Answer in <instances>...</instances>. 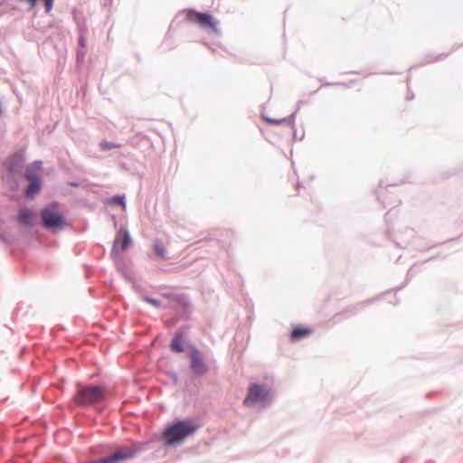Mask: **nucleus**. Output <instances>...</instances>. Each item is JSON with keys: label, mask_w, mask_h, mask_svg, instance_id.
Masks as SVG:
<instances>
[{"label": "nucleus", "mask_w": 463, "mask_h": 463, "mask_svg": "<svg viewBox=\"0 0 463 463\" xmlns=\"http://www.w3.org/2000/svg\"><path fill=\"white\" fill-rule=\"evenodd\" d=\"M199 425L191 420L177 421L166 427L163 432V439L167 446L182 443L186 438L194 435Z\"/></svg>", "instance_id": "f257e3e1"}, {"label": "nucleus", "mask_w": 463, "mask_h": 463, "mask_svg": "<svg viewBox=\"0 0 463 463\" xmlns=\"http://www.w3.org/2000/svg\"><path fill=\"white\" fill-rule=\"evenodd\" d=\"M105 397V390L100 386H83L79 388L74 400L81 406L100 402Z\"/></svg>", "instance_id": "f03ea898"}, {"label": "nucleus", "mask_w": 463, "mask_h": 463, "mask_svg": "<svg viewBox=\"0 0 463 463\" xmlns=\"http://www.w3.org/2000/svg\"><path fill=\"white\" fill-rule=\"evenodd\" d=\"M185 17L189 23L198 24L209 32L216 33L218 31V21L209 14L190 9L186 11Z\"/></svg>", "instance_id": "7ed1b4c3"}, {"label": "nucleus", "mask_w": 463, "mask_h": 463, "mask_svg": "<svg viewBox=\"0 0 463 463\" xmlns=\"http://www.w3.org/2000/svg\"><path fill=\"white\" fill-rule=\"evenodd\" d=\"M270 401V392L264 385L251 384L248 389V394L243 403L246 406H251L257 402H269Z\"/></svg>", "instance_id": "20e7f679"}, {"label": "nucleus", "mask_w": 463, "mask_h": 463, "mask_svg": "<svg viewBox=\"0 0 463 463\" xmlns=\"http://www.w3.org/2000/svg\"><path fill=\"white\" fill-rule=\"evenodd\" d=\"M138 451L139 449L135 445L125 447L115 451L110 456L97 459L90 463H120L133 458Z\"/></svg>", "instance_id": "39448f33"}, {"label": "nucleus", "mask_w": 463, "mask_h": 463, "mask_svg": "<svg viewBox=\"0 0 463 463\" xmlns=\"http://www.w3.org/2000/svg\"><path fill=\"white\" fill-rule=\"evenodd\" d=\"M43 225L51 230L60 229L64 224L62 215L54 208L43 209L41 212Z\"/></svg>", "instance_id": "423d86ee"}, {"label": "nucleus", "mask_w": 463, "mask_h": 463, "mask_svg": "<svg viewBox=\"0 0 463 463\" xmlns=\"http://www.w3.org/2000/svg\"><path fill=\"white\" fill-rule=\"evenodd\" d=\"M189 355L191 359V369L194 372V373L197 375H203L208 371V368L204 362L203 361L200 353L197 349H191Z\"/></svg>", "instance_id": "0eeeda50"}, {"label": "nucleus", "mask_w": 463, "mask_h": 463, "mask_svg": "<svg viewBox=\"0 0 463 463\" xmlns=\"http://www.w3.org/2000/svg\"><path fill=\"white\" fill-rule=\"evenodd\" d=\"M26 178L30 181V184L26 189L25 195L27 197H33L38 194L41 190V181L36 174H33L30 169L27 170Z\"/></svg>", "instance_id": "6e6552de"}, {"label": "nucleus", "mask_w": 463, "mask_h": 463, "mask_svg": "<svg viewBox=\"0 0 463 463\" xmlns=\"http://www.w3.org/2000/svg\"><path fill=\"white\" fill-rule=\"evenodd\" d=\"M262 118L269 124L286 125V126L289 127L291 129H293L295 128V116L294 115H290L289 117L282 118H273L264 115V116H262Z\"/></svg>", "instance_id": "1a4fd4ad"}, {"label": "nucleus", "mask_w": 463, "mask_h": 463, "mask_svg": "<svg viewBox=\"0 0 463 463\" xmlns=\"http://www.w3.org/2000/svg\"><path fill=\"white\" fill-rule=\"evenodd\" d=\"M313 333V329L310 327H303L301 326H298L294 327L290 334V339L292 341H299L303 338L309 336Z\"/></svg>", "instance_id": "9d476101"}, {"label": "nucleus", "mask_w": 463, "mask_h": 463, "mask_svg": "<svg viewBox=\"0 0 463 463\" xmlns=\"http://www.w3.org/2000/svg\"><path fill=\"white\" fill-rule=\"evenodd\" d=\"M33 219H34V216L30 210L22 209L20 211L19 215H18V220L22 225L27 226V227L33 226L34 223Z\"/></svg>", "instance_id": "9b49d317"}, {"label": "nucleus", "mask_w": 463, "mask_h": 463, "mask_svg": "<svg viewBox=\"0 0 463 463\" xmlns=\"http://www.w3.org/2000/svg\"><path fill=\"white\" fill-rule=\"evenodd\" d=\"M171 350L175 353L184 352L183 346V335L182 333H176L171 343Z\"/></svg>", "instance_id": "f8f14e48"}, {"label": "nucleus", "mask_w": 463, "mask_h": 463, "mask_svg": "<svg viewBox=\"0 0 463 463\" xmlns=\"http://www.w3.org/2000/svg\"><path fill=\"white\" fill-rule=\"evenodd\" d=\"M155 253L160 259H166V250L163 242L159 240H156L154 242Z\"/></svg>", "instance_id": "ddd939ff"}, {"label": "nucleus", "mask_w": 463, "mask_h": 463, "mask_svg": "<svg viewBox=\"0 0 463 463\" xmlns=\"http://www.w3.org/2000/svg\"><path fill=\"white\" fill-rule=\"evenodd\" d=\"M99 146H100L101 149H103V150H109L112 148H119L120 147L119 144H114V143H110L108 141H102Z\"/></svg>", "instance_id": "4468645a"}, {"label": "nucleus", "mask_w": 463, "mask_h": 463, "mask_svg": "<svg viewBox=\"0 0 463 463\" xmlns=\"http://www.w3.org/2000/svg\"><path fill=\"white\" fill-rule=\"evenodd\" d=\"M130 244V237L128 232H123V240H122V250H125Z\"/></svg>", "instance_id": "2eb2a0df"}, {"label": "nucleus", "mask_w": 463, "mask_h": 463, "mask_svg": "<svg viewBox=\"0 0 463 463\" xmlns=\"http://www.w3.org/2000/svg\"><path fill=\"white\" fill-rule=\"evenodd\" d=\"M110 203L122 205L123 209H125L126 204L124 202V197L115 196L110 200Z\"/></svg>", "instance_id": "dca6fc26"}, {"label": "nucleus", "mask_w": 463, "mask_h": 463, "mask_svg": "<svg viewBox=\"0 0 463 463\" xmlns=\"http://www.w3.org/2000/svg\"><path fill=\"white\" fill-rule=\"evenodd\" d=\"M43 2L44 4L45 12L49 14L52 9L54 0H43Z\"/></svg>", "instance_id": "f3484780"}, {"label": "nucleus", "mask_w": 463, "mask_h": 463, "mask_svg": "<svg viewBox=\"0 0 463 463\" xmlns=\"http://www.w3.org/2000/svg\"><path fill=\"white\" fill-rule=\"evenodd\" d=\"M144 301L153 305L154 307H160V302L155 298H148V297H144Z\"/></svg>", "instance_id": "a211bd4d"}, {"label": "nucleus", "mask_w": 463, "mask_h": 463, "mask_svg": "<svg viewBox=\"0 0 463 463\" xmlns=\"http://www.w3.org/2000/svg\"><path fill=\"white\" fill-rule=\"evenodd\" d=\"M18 1L27 3L30 5L31 9L35 8L36 4H37V0H18Z\"/></svg>", "instance_id": "6ab92c4d"}, {"label": "nucleus", "mask_w": 463, "mask_h": 463, "mask_svg": "<svg viewBox=\"0 0 463 463\" xmlns=\"http://www.w3.org/2000/svg\"><path fill=\"white\" fill-rule=\"evenodd\" d=\"M80 45H81L82 47H84V46H85V40H84L83 38H80Z\"/></svg>", "instance_id": "aec40b11"}]
</instances>
